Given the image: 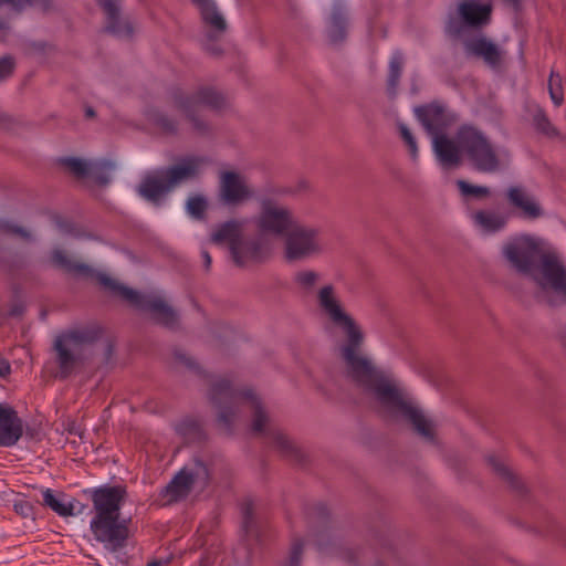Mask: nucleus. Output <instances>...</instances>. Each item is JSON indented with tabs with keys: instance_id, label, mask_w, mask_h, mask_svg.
Here are the masks:
<instances>
[{
	"instance_id": "nucleus-24",
	"label": "nucleus",
	"mask_w": 566,
	"mask_h": 566,
	"mask_svg": "<svg viewBox=\"0 0 566 566\" xmlns=\"http://www.w3.org/2000/svg\"><path fill=\"white\" fill-rule=\"evenodd\" d=\"M106 14L105 31L118 38H130L133 28L129 22L119 18V0H96Z\"/></svg>"
},
{
	"instance_id": "nucleus-10",
	"label": "nucleus",
	"mask_w": 566,
	"mask_h": 566,
	"mask_svg": "<svg viewBox=\"0 0 566 566\" xmlns=\"http://www.w3.org/2000/svg\"><path fill=\"white\" fill-rule=\"evenodd\" d=\"M174 105L185 115L192 125V129L199 135L210 133V125L200 114L201 108L221 109L227 105V98L217 90L202 86L192 94L176 88L171 93Z\"/></svg>"
},
{
	"instance_id": "nucleus-46",
	"label": "nucleus",
	"mask_w": 566,
	"mask_h": 566,
	"mask_svg": "<svg viewBox=\"0 0 566 566\" xmlns=\"http://www.w3.org/2000/svg\"><path fill=\"white\" fill-rule=\"evenodd\" d=\"M0 230L4 233H11L15 235H20L22 238H28V232L22 229L21 227H18L9 221H1L0 222Z\"/></svg>"
},
{
	"instance_id": "nucleus-33",
	"label": "nucleus",
	"mask_w": 566,
	"mask_h": 566,
	"mask_svg": "<svg viewBox=\"0 0 566 566\" xmlns=\"http://www.w3.org/2000/svg\"><path fill=\"white\" fill-rule=\"evenodd\" d=\"M154 125L165 135H176L179 132V122L163 112H154L150 115Z\"/></svg>"
},
{
	"instance_id": "nucleus-29",
	"label": "nucleus",
	"mask_w": 566,
	"mask_h": 566,
	"mask_svg": "<svg viewBox=\"0 0 566 566\" xmlns=\"http://www.w3.org/2000/svg\"><path fill=\"white\" fill-rule=\"evenodd\" d=\"M43 495V505L50 507L53 512L59 514L60 516H74L77 514H82L85 505L81 504L76 500H72L67 503L60 501L54 492L51 489H45L42 492Z\"/></svg>"
},
{
	"instance_id": "nucleus-16",
	"label": "nucleus",
	"mask_w": 566,
	"mask_h": 566,
	"mask_svg": "<svg viewBox=\"0 0 566 566\" xmlns=\"http://www.w3.org/2000/svg\"><path fill=\"white\" fill-rule=\"evenodd\" d=\"M415 113L431 138L446 134V130L457 120L455 114L439 102L418 106Z\"/></svg>"
},
{
	"instance_id": "nucleus-44",
	"label": "nucleus",
	"mask_w": 566,
	"mask_h": 566,
	"mask_svg": "<svg viewBox=\"0 0 566 566\" xmlns=\"http://www.w3.org/2000/svg\"><path fill=\"white\" fill-rule=\"evenodd\" d=\"M174 357L178 364L185 366L189 370L196 371L198 374L200 373L199 365L196 363V360L187 355V353H185L182 349H175Z\"/></svg>"
},
{
	"instance_id": "nucleus-14",
	"label": "nucleus",
	"mask_w": 566,
	"mask_h": 566,
	"mask_svg": "<svg viewBox=\"0 0 566 566\" xmlns=\"http://www.w3.org/2000/svg\"><path fill=\"white\" fill-rule=\"evenodd\" d=\"M296 219L292 210L272 198L260 201V211L255 217V227L263 235L285 237Z\"/></svg>"
},
{
	"instance_id": "nucleus-17",
	"label": "nucleus",
	"mask_w": 566,
	"mask_h": 566,
	"mask_svg": "<svg viewBox=\"0 0 566 566\" xmlns=\"http://www.w3.org/2000/svg\"><path fill=\"white\" fill-rule=\"evenodd\" d=\"M191 2L198 8L203 23L210 29L208 41L203 45L205 50L212 55H220L222 51L214 41L227 30L223 15L219 12L213 0H191Z\"/></svg>"
},
{
	"instance_id": "nucleus-19",
	"label": "nucleus",
	"mask_w": 566,
	"mask_h": 566,
	"mask_svg": "<svg viewBox=\"0 0 566 566\" xmlns=\"http://www.w3.org/2000/svg\"><path fill=\"white\" fill-rule=\"evenodd\" d=\"M22 436V419L11 406L0 402V447H13Z\"/></svg>"
},
{
	"instance_id": "nucleus-36",
	"label": "nucleus",
	"mask_w": 566,
	"mask_h": 566,
	"mask_svg": "<svg viewBox=\"0 0 566 566\" xmlns=\"http://www.w3.org/2000/svg\"><path fill=\"white\" fill-rule=\"evenodd\" d=\"M548 93L555 106L559 107L564 102V90L562 76L554 71L548 78Z\"/></svg>"
},
{
	"instance_id": "nucleus-37",
	"label": "nucleus",
	"mask_w": 566,
	"mask_h": 566,
	"mask_svg": "<svg viewBox=\"0 0 566 566\" xmlns=\"http://www.w3.org/2000/svg\"><path fill=\"white\" fill-rule=\"evenodd\" d=\"M533 122H534L535 128L539 133H542L548 137L558 136L557 128L551 123L547 115L545 114V112L542 108H538L537 112L534 114Z\"/></svg>"
},
{
	"instance_id": "nucleus-53",
	"label": "nucleus",
	"mask_w": 566,
	"mask_h": 566,
	"mask_svg": "<svg viewBox=\"0 0 566 566\" xmlns=\"http://www.w3.org/2000/svg\"><path fill=\"white\" fill-rule=\"evenodd\" d=\"M85 115H86L87 118H92V117L95 116V112H94V109L92 107H87L85 109Z\"/></svg>"
},
{
	"instance_id": "nucleus-3",
	"label": "nucleus",
	"mask_w": 566,
	"mask_h": 566,
	"mask_svg": "<svg viewBox=\"0 0 566 566\" xmlns=\"http://www.w3.org/2000/svg\"><path fill=\"white\" fill-rule=\"evenodd\" d=\"M51 260L55 266L64 270L66 273L94 279L112 296L120 298L136 310L149 313L157 323L168 328L177 326L178 317L176 312L159 295L155 293H139L125 286L107 274L97 272L84 263L72 260L61 249L53 250Z\"/></svg>"
},
{
	"instance_id": "nucleus-5",
	"label": "nucleus",
	"mask_w": 566,
	"mask_h": 566,
	"mask_svg": "<svg viewBox=\"0 0 566 566\" xmlns=\"http://www.w3.org/2000/svg\"><path fill=\"white\" fill-rule=\"evenodd\" d=\"M501 253L512 270L530 277L542 291L548 280L546 263L558 265L560 262L555 254L545 251L543 240L531 234L509 238Z\"/></svg>"
},
{
	"instance_id": "nucleus-25",
	"label": "nucleus",
	"mask_w": 566,
	"mask_h": 566,
	"mask_svg": "<svg viewBox=\"0 0 566 566\" xmlns=\"http://www.w3.org/2000/svg\"><path fill=\"white\" fill-rule=\"evenodd\" d=\"M271 247L264 238L242 240L239 244L240 260L232 259L238 266H244L249 262H262L269 258Z\"/></svg>"
},
{
	"instance_id": "nucleus-8",
	"label": "nucleus",
	"mask_w": 566,
	"mask_h": 566,
	"mask_svg": "<svg viewBox=\"0 0 566 566\" xmlns=\"http://www.w3.org/2000/svg\"><path fill=\"white\" fill-rule=\"evenodd\" d=\"M307 515L311 523L308 541L315 545L319 554L335 556L349 565H356L359 549L343 538L331 520L326 505L322 503L313 505Z\"/></svg>"
},
{
	"instance_id": "nucleus-34",
	"label": "nucleus",
	"mask_w": 566,
	"mask_h": 566,
	"mask_svg": "<svg viewBox=\"0 0 566 566\" xmlns=\"http://www.w3.org/2000/svg\"><path fill=\"white\" fill-rule=\"evenodd\" d=\"M319 279V273L313 270H302L294 274L293 281L303 292L311 293L313 292Z\"/></svg>"
},
{
	"instance_id": "nucleus-4",
	"label": "nucleus",
	"mask_w": 566,
	"mask_h": 566,
	"mask_svg": "<svg viewBox=\"0 0 566 566\" xmlns=\"http://www.w3.org/2000/svg\"><path fill=\"white\" fill-rule=\"evenodd\" d=\"M91 500L94 513L90 530L96 542L112 553L119 554L129 538L128 521L120 518V510L127 492L122 485H101L83 491Z\"/></svg>"
},
{
	"instance_id": "nucleus-42",
	"label": "nucleus",
	"mask_w": 566,
	"mask_h": 566,
	"mask_svg": "<svg viewBox=\"0 0 566 566\" xmlns=\"http://www.w3.org/2000/svg\"><path fill=\"white\" fill-rule=\"evenodd\" d=\"M304 542L301 538H295L292 542L289 560L285 566H300L301 557L303 554Z\"/></svg>"
},
{
	"instance_id": "nucleus-2",
	"label": "nucleus",
	"mask_w": 566,
	"mask_h": 566,
	"mask_svg": "<svg viewBox=\"0 0 566 566\" xmlns=\"http://www.w3.org/2000/svg\"><path fill=\"white\" fill-rule=\"evenodd\" d=\"M344 335L338 347L344 375L386 419L389 415V376L364 350L365 335L360 327Z\"/></svg>"
},
{
	"instance_id": "nucleus-7",
	"label": "nucleus",
	"mask_w": 566,
	"mask_h": 566,
	"mask_svg": "<svg viewBox=\"0 0 566 566\" xmlns=\"http://www.w3.org/2000/svg\"><path fill=\"white\" fill-rule=\"evenodd\" d=\"M207 163L202 156H185L177 164L148 171L137 187L138 195L158 205L165 196L198 177Z\"/></svg>"
},
{
	"instance_id": "nucleus-32",
	"label": "nucleus",
	"mask_w": 566,
	"mask_h": 566,
	"mask_svg": "<svg viewBox=\"0 0 566 566\" xmlns=\"http://www.w3.org/2000/svg\"><path fill=\"white\" fill-rule=\"evenodd\" d=\"M457 187L460 191L461 197L464 200H468V199L482 200V199L488 198L491 195V190L489 187L472 185L462 179L457 180Z\"/></svg>"
},
{
	"instance_id": "nucleus-20",
	"label": "nucleus",
	"mask_w": 566,
	"mask_h": 566,
	"mask_svg": "<svg viewBox=\"0 0 566 566\" xmlns=\"http://www.w3.org/2000/svg\"><path fill=\"white\" fill-rule=\"evenodd\" d=\"M221 197L227 205H239L253 197V191L237 172L226 171L221 176Z\"/></svg>"
},
{
	"instance_id": "nucleus-18",
	"label": "nucleus",
	"mask_w": 566,
	"mask_h": 566,
	"mask_svg": "<svg viewBox=\"0 0 566 566\" xmlns=\"http://www.w3.org/2000/svg\"><path fill=\"white\" fill-rule=\"evenodd\" d=\"M505 196L509 205L524 219L535 220L544 214L535 197L522 185L510 186Z\"/></svg>"
},
{
	"instance_id": "nucleus-40",
	"label": "nucleus",
	"mask_w": 566,
	"mask_h": 566,
	"mask_svg": "<svg viewBox=\"0 0 566 566\" xmlns=\"http://www.w3.org/2000/svg\"><path fill=\"white\" fill-rule=\"evenodd\" d=\"M207 210V201L201 196H195L187 201V211L196 219H202Z\"/></svg>"
},
{
	"instance_id": "nucleus-48",
	"label": "nucleus",
	"mask_w": 566,
	"mask_h": 566,
	"mask_svg": "<svg viewBox=\"0 0 566 566\" xmlns=\"http://www.w3.org/2000/svg\"><path fill=\"white\" fill-rule=\"evenodd\" d=\"M14 511L23 517H30L33 514V505L24 500L14 503Z\"/></svg>"
},
{
	"instance_id": "nucleus-31",
	"label": "nucleus",
	"mask_w": 566,
	"mask_h": 566,
	"mask_svg": "<svg viewBox=\"0 0 566 566\" xmlns=\"http://www.w3.org/2000/svg\"><path fill=\"white\" fill-rule=\"evenodd\" d=\"M489 464L492 467L494 472L502 478L504 481H506L512 489L515 491L523 493L524 492V484L520 480L517 475H515L506 465L501 461L500 458L495 455H490L488 458Z\"/></svg>"
},
{
	"instance_id": "nucleus-22",
	"label": "nucleus",
	"mask_w": 566,
	"mask_h": 566,
	"mask_svg": "<svg viewBox=\"0 0 566 566\" xmlns=\"http://www.w3.org/2000/svg\"><path fill=\"white\" fill-rule=\"evenodd\" d=\"M432 149L437 160L443 168L457 167L461 163V149L457 142L450 139L446 134L432 138Z\"/></svg>"
},
{
	"instance_id": "nucleus-28",
	"label": "nucleus",
	"mask_w": 566,
	"mask_h": 566,
	"mask_svg": "<svg viewBox=\"0 0 566 566\" xmlns=\"http://www.w3.org/2000/svg\"><path fill=\"white\" fill-rule=\"evenodd\" d=\"M471 219L475 227L483 233L495 234L505 229L509 217L495 210H478L472 213Z\"/></svg>"
},
{
	"instance_id": "nucleus-49",
	"label": "nucleus",
	"mask_w": 566,
	"mask_h": 566,
	"mask_svg": "<svg viewBox=\"0 0 566 566\" xmlns=\"http://www.w3.org/2000/svg\"><path fill=\"white\" fill-rule=\"evenodd\" d=\"M11 373V366L7 359L0 357V377L4 378Z\"/></svg>"
},
{
	"instance_id": "nucleus-35",
	"label": "nucleus",
	"mask_w": 566,
	"mask_h": 566,
	"mask_svg": "<svg viewBox=\"0 0 566 566\" xmlns=\"http://www.w3.org/2000/svg\"><path fill=\"white\" fill-rule=\"evenodd\" d=\"M114 165L109 161L102 164H92L87 177L99 186H105L111 181L109 172Z\"/></svg>"
},
{
	"instance_id": "nucleus-13",
	"label": "nucleus",
	"mask_w": 566,
	"mask_h": 566,
	"mask_svg": "<svg viewBox=\"0 0 566 566\" xmlns=\"http://www.w3.org/2000/svg\"><path fill=\"white\" fill-rule=\"evenodd\" d=\"M322 229L297 221L285 235V256L289 261H298L323 252Z\"/></svg>"
},
{
	"instance_id": "nucleus-43",
	"label": "nucleus",
	"mask_w": 566,
	"mask_h": 566,
	"mask_svg": "<svg viewBox=\"0 0 566 566\" xmlns=\"http://www.w3.org/2000/svg\"><path fill=\"white\" fill-rule=\"evenodd\" d=\"M465 27L468 25L463 22L459 14L450 15L446 24V32L451 36L458 38L463 33Z\"/></svg>"
},
{
	"instance_id": "nucleus-11",
	"label": "nucleus",
	"mask_w": 566,
	"mask_h": 566,
	"mask_svg": "<svg viewBox=\"0 0 566 566\" xmlns=\"http://www.w3.org/2000/svg\"><path fill=\"white\" fill-rule=\"evenodd\" d=\"M210 469L198 458L180 469L171 481L161 490L160 495L167 503L185 500L195 486L205 489L210 481Z\"/></svg>"
},
{
	"instance_id": "nucleus-6",
	"label": "nucleus",
	"mask_w": 566,
	"mask_h": 566,
	"mask_svg": "<svg viewBox=\"0 0 566 566\" xmlns=\"http://www.w3.org/2000/svg\"><path fill=\"white\" fill-rule=\"evenodd\" d=\"M103 329L96 324L76 326L59 333L52 344L55 377L65 380L84 364V349L96 343Z\"/></svg>"
},
{
	"instance_id": "nucleus-54",
	"label": "nucleus",
	"mask_w": 566,
	"mask_h": 566,
	"mask_svg": "<svg viewBox=\"0 0 566 566\" xmlns=\"http://www.w3.org/2000/svg\"><path fill=\"white\" fill-rule=\"evenodd\" d=\"M146 566H161V562L153 560V562H149Z\"/></svg>"
},
{
	"instance_id": "nucleus-51",
	"label": "nucleus",
	"mask_w": 566,
	"mask_h": 566,
	"mask_svg": "<svg viewBox=\"0 0 566 566\" xmlns=\"http://www.w3.org/2000/svg\"><path fill=\"white\" fill-rule=\"evenodd\" d=\"M57 226L61 229V231L66 232V233H73V228L67 221L57 220Z\"/></svg>"
},
{
	"instance_id": "nucleus-9",
	"label": "nucleus",
	"mask_w": 566,
	"mask_h": 566,
	"mask_svg": "<svg viewBox=\"0 0 566 566\" xmlns=\"http://www.w3.org/2000/svg\"><path fill=\"white\" fill-rule=\"evenodd\" d=\"M457 142L462 155L479 172L493 174L501 167L497 153L480 128L471 124H463L457 130Z\"/></svg>"
},
{
	"instance_id": "nucleus-45",
	"label": "nucleus",
	"mask_w": 566,
	"mask_h": 566,
	"mask_svg": "<svg viewBox=\"0 0 566 566\" xmlns=\"http://www.w3.org/2000/svg\"><path fill=\"white\" fill-rule=\"evenodd\" d=\"M14 70V61L10 56L0 59V82L10 77Z\"/></svg>"
},
{
	"instance_id": "nucleus-23",
	"label": "nucleus",
	"mask_w": 566,
	"mask_h": 566,
	"mask_svg": "<svg viewBox=\"0 0 566 566\" xmlns=\"http://www.w3.org/2000/svg\"><path fill=\"white\" fill-rule=\"evenodd\" d=\"M243 230V222L230 220L220 224L211 234V241L216 244L228 243L232 259L240 260L239 244Z\"/></svg>"
},
{
	"instance_id": "nucleus-41",
	"label": "nucleus",
	"mask_w": 566,
	"mask_h": 566,
	"mask_svg": "<svg viewBox=\"0 0 566 566\" xmlns=\"http://www.w3.org/2000/svg\"><path fill=\"white\" fill-rule=\"evenodd\" d=\"M399 130L403 143L408 147L411 159L416 161L418 159V145L415 136L412 135L410 129L403 124L399 125Z\"/></svg>"
},
{
	"instance_id": "nucleus-27",
	"label": "nucleus",
	"mask_w": 566,
	"mask_h": 566,
	"mask_svg": "<svg viewBox=\"0 0 566 566\" xmlns=\"http://www.w3.org/2000/svg\"><path fill=\"white\" fill-rule=\"evenodd\" d=\"M492 7L475 0L463 1L458 7L459 17L471 28H481L490 22Z\"/></svg>"
},
{
	"instance_id": "nucleus-15",
	"label": "nucleus",
	"mask_w": 566,
	"mask_h": 566,
	"mask_svg": "<svg viewBox=\"0 0 566 566\" xmlns=\"http://www.w3.org/2000/svg\"><path fill=\"white\" fill-rule=\"evenodd\" d=\"M317 304L322 313L329 322L347 334L360 327L356 321L345 311L332 284L324 285L317 292Z\"/></svg>"
},
{
	"instance_id": "nucleus-38",
	"label": "nucleus",
	"mask_w": 566,
	"mask_h": 566,
	"mask_svg": "<svg viewBox=\"0 0 566 566\" xmlns=\"http://www.w3.org/2000/svg\"><path fill=\"white\" fill-rule=\"evenodd\" d=\"M61 164L78 178L87 177L91 165L85 160L74 157L61 159Z\"/></svg>"
},
{
	"instance_id": "nucleus-30",
	"label": "nucleus",
	"mask_w": 566,
	"mask_h": 566,
	"mask_svg": "<svg viewBox=\"0 0 566 566\" xmlns=\"http://www.w3.org/2000/svg\"><path fill=\"white\" fill-rule=\"evenodd\" d=\"M3 6H8L13 13H20L29 6L48 10L51 7V0H0V9ZM8 28L7 20L0 17V31L8 30Z\"/></svg>"
},
{
	"instance_id": "nucleus-47",
	"label": "nucleus",
	"mask_w": 566,
	"mask_h": 566,
	"mask_svg": "<svg viewBox=\"0 0 566 566\" xmlns=\"http://www.w3.org/2000/svg\"><path fill=\"white\" fill-rule=\"evenodd\" d=\"M401 67H402L401 60L397 54H395V56L391 59V80H390L391 91L395 88L396 83H397L398 78L400 77Z\"/></svg>"
},
{
	"instance_id": "nucleus-12",
	"label": "nucleus",
	"mask_w": 566,
	"mask_h": 566,
	"mask_svg": "<svg viewBox=\"0 0 566 566\" xmlns=\"http://www.w3.org/2000/svg\"><path fill=\"white\" fill-rule=\"evenodd\" d=\"M394 418H400L411 424L413 430L424 439H433L432 422L413 402L406 388L391 377V420Z\"/></svg>"
},
{
	"instance_id": "nucleus-26",
	"label": "nucleus",
	"mask_w": 566,
	"mask_h": 566,
	"mask_svg": "<svg viewBox=\"0 0 566 566\" xmlns=\"http://www.w3.org/2000/svg\"><path fill=\"white\" fill-rule=\"evenodd\" d=\"M327 23V38L332 44H340L347 38L348 31V12L342 3H335L331 10Z\"/></svg>"
},
{
	"instance_id": "nucleus-55",
	"label": "nucleus",
	"mask_w": 566,
	"mask_h": 566,
	"mask_svg": "<svg viewBox=\"0 0 566 566\" xmlns=\"http://www.w3.org/2000/svg\"><path fill=\"white\" fill-rule=\"evenodd\" d=\"M117 558H118V560H119L120 563H124V562H125V560H124V558H122V557H118V556H117Z\"/></svg>"
},
{
	"instance_id": "nucleus-52",
	"label": "nucleus",
	"mask_w": 566,
	"mask_h": 566,
	"mask_svg": "<svg viewBox=\"0 0 566 566\" xmlns=\"http://www.w3.org/2000/svg\"><path fill=\"white\" fill-rule=\"evenodd\" d=\"M181 428H189L192 429L193 431H197L199 429V424L195 420H187L181 423Z\"/></svg>"
},
{
	"instance_id": "nucleus-21",
	"label": "nucleus",
	"mask_w": 566,
	"mask_h": 566,
	"mask_svg": "<svg viewBox=\"0 0 566 566\" xmlns=\"http://www.w3.org/2000/svg\"><path fill=\"white\" fill-rule=\"evenodd\" d=\"M465 53L482 59L484 63L496 69L501 64L502 54L499 46L483 35L470 38L464 41Z\"/></svg>"
},
{
	"instance_id": "nucleus-50",
	"label": "nucleus",
	"mask_w": 566,
	"mask_h": 566,
	"mask_svg": "<svg viewBox=\"0 0 566 566\" xmlns=\"http://www.w3.org/2000/svg\"><path fill=\"white\" fill-rule=\"evenodd\" d=\"M201 256H202V260H203L205 269L209 270L210 266H211V262H212L210 253L207 250L203 249L201 251Z\"/></svg>"
},
{
	"instance_id": "nucleus-39",
	"label": "nucleus",
	"mask_w": 566,
	"mask_h": 566,
	"mask_svg": "<svg viewBox=\"0 0 566 566\" xmlns=\"http://www.w3.org/2000/svg\"><path fill=\"white\" fill-rule=\"evenodd\" d=\"M242 526L247 534L253 532L254 528V510L251 500H245L241 504Z\"/></svg>"
},
{
	"instance_id": "nucleus-1",
	"label": "nucleus",
	"mask_w": 566,
	"mask_h": 566,
	"mask_svg": "<svg viewBox=\"0 0 566 566\" xmlns=\"http://www.w3.org/2000/svg\"><path fill=\"white\" fill-rule=\"evenodd\" d=\"M210 400L218 409V422L228 433L232 432L233 422L242 408L253 413L252 430L263 433L272 448L297 464H303V452L280 430L266 428L269 418L260 398L251 389H239L228 378H218L211 384Z\"/></svg>"
}]
</instances>
